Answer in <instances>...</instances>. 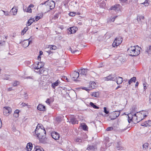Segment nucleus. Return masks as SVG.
I'll return each instance as SVG.
<instances>
[{
	"label": "nucleus",
	"mask_w": 151,
	"mask_h": 151,
	"mask_svg": "<svg viewBox=\"0 0 151 151\" xmlns=\"http://www.w3.org/2000/svg\"><path fill=\"white\" fill-rule=\"evenodd\" d=\"M140 47L138 46L136 47L131 46L127 50V52L129 55L131 56H137L140 53Z\"/></svg>",
	"instance_id": "obj_1"
},
{
	"label": "nucleus",
	"mask_w": 151,
	"mask_h": 151,
	"mask_svg": "<svg viewBox=\"0 0 151 151\" xmlns=\"http://www.w3.org/2000/svg\"><path fill=\"white\" fill-rule=\"evenodd\" d=\"M148 114V112L145 111H142L139 112H137V117L138 118L139 122L147 116Z\"/></svg>",
	"instance_id": "obj_2"
},
{
	"label": "nucleus",
	"mask_w": 151,
	"mask_h": 151,
	"mask_svg": "<svg viewBox=\"0 0 151 151\" xmlns=\"http://www.w3.org/2000/svg\"><path fill=\"white\" fill-rule=\"evenodd\" d=\"M44 133H38V136L37 137L39 139L40 141L43 143H45L47 142V138L46 137V131L45 129H44Z\"/></svg>",
	"instance_id": "obj_3"
},
{
	"label": "nucleus",
	"mask_w": 151,
	"mask_h": 151,
	"mask_svg": "<svg viewBox=\"0 0 151 151\" xmlns=\"http://www.w3.org/2000/svg\"><path fill=\"white\" fill-rule=\"evenodd\" d=\"M128 116L129 117L131 118V119H129L128 121L129 123H130L131 121H132L134 123H136L139 122L138 118L137 117V115L136 114H134V115L129 114Z\"/></svg>",
	"instance_id": "obj_4"
},
{
	"label": "nucleus",
	"mask_w": 151,
	"mask_h": 151,
	"mask_svg": "<svg viewBox=\"0 0 151 151\" xmlns=\"http://www.w3.org/2000/svg\"><path fill=\"white\" fill-rule=\"evenodd\" d=\"M44 65L43 64L42 62H37L35 63L32 66V69L38 70L42 68Z\"/></svg>",
	"instance_id": "obj_5"
},
{
	"label": "nucleus",
	"mask_w": 151,
	"mask_h": 151,
	"mask_svg": "<svg viewBox=\"0 0 151 151\" xmlns=\"http://www.w3.org/2000/svg\"><path fill=\"white\" fill-rule=\"evenodd\" d=\"M3 111L4 114L6 116H8L12 113V109L10 107L4 106L3 108Z\"/></svg>",
	"instance_id": "obj_6"
},
{
	"label": "nucleus",
	"mask_w": 151,
	"mask_h": 151,
	"mask_svg": "<svg viewBox=\"0 0 151 151\" xmlns=\"http://www.w3.org/2000/svg\"><path fill=\"white\" fill-rule=\"evenodd\" d=\"M122 38L120 37L116 38L112 44L113 47H115L119 45L122 42Z\"/></svg>",
	"instance_id": "obj_7"
},
{
	"label": "nucleus",
	"mask_w": 151,
	"mask_h": 151,
	"mask_svg": "<svg viewBox=\"0 0 151 151\" xmlns=\"http://www.w3.org/2000/svg\"><path fill=\"white\" fill-rule=\"evenodd\" d=\"M44 4L49 6L50 10L53 9L55 6V2L52 0H48L45 2Z\"/></svg>",
	"instance_id": "obj_8"
},
{
	"label": "nucleus",
	"mask_w": 151,
	"mask_h": 151,
	"mask_svg": "<svg viewBox=\"0 0 151 151\" xmlns=\"http://www.w3.org/2000/svg\"><path fill=\"white\" fill-rule=\"evenodd\" d=\"M120 112L116 111L113 112L111 113L110 117L111 119H114L120 115Z\"/></svg>",
	"instance_id": "obj_9"
},
{
	"label": "nucleus",
	"mask_w": 151,
	"mask_h": 151,
	"mask_svg": "<svg viewBox=\"0 0 151 151\" xmlns=\"http://www.w3.org/2000/svg\"><path fill=\"white\" fill-rule=\"evenodd\" d=\"M18 8L16 6H14L10 10V13L12 15H15L17 14Z\"/></svg>",
	"instance_id": "obj_10"
},
{
	"label": "nucleus",
	"mask_w": 151,
	"mask_h": 151,
	"mask_svg": "<svg viewBox=\"0 0 151 151\" xmlns=\"http://www.w3.org/2000/svg\"><path fill=\"white\" fill-rule=\"evenodd\" d=\"M70 122L71 123L73 124L78 123V121L75 117L73 115H71L70 117Z\"/></svg>",
	"instance_id": "obj_11"
},
{
	"label": "nucleus",
	"mask_w": 151,
	"mask_h": 151,
	"mask_svg": "<svg viewBox=\"0 0 151 151\" xmlns=\"http://www.w3.org/2000/svg\"><path fill=\"white\" fill-rule=\"evenodd\" d=\"M51 135L52 138L55 140H58L60 137V134L58 132H52Z\"/></svg>",
	"instance_id": "obj_12"
},
{
	"label": "nucleus",
	"mask_w": 151,
	"mask_h": 151,
	"mask_svg": "<svg viewBox=\"0 0 151 151\" xmlns=\"http://www.w3.org/2000/svg\"><path fill=\"white\" fill-rule=\"evenodd\" d=\"M76 30L77 28L75 27H71L68 29V32L69 34H73L76 32Z\"/></svg>",
	"instance_id": "obj_13"
},
{
	"label": "nucleus",
	"mask_w": 151,
	"mask_h": 151,
	"mask_svg": "<svg viewBox=\"0 0 151 151\" xmlns=\"http://www.w3.org/2000/svg\"><path fill=\"white\" fill-rule=\"evenodd\" d=\"M35 133L37 137L38 136V133H43L44 134V129L43 128H39L37 129V128H36V129L35 130Z\"/></svg>",
	"instance_id": "obj_14"
},
{
	"label": "nucleus",
	"mask_w": 151,
	"mask_h": 151,
	"mask_svg": "<svg viewBox=\"0 0 151 151\" xmlns=\"http://www.w3.org/2000/svg\"><path fill=\"white\" fill-rule=\"evenodd\" d=\"M79 73L78 72L74 71L72 75V78L73 80L76 81L79 76Z\"/></svg>",
	"instance_id": "obj_15"
},
{
	"label": "nucleus",
	"mask_w": 151,
	"mask_h": 151,
	"mask_svg": "<svg viewBox=\"0 0 151 151\" xmlns=\"http://www.w3.org/2000/svg\"><path fill=\"white\" fill-rule=\"evenodd\" d=\"M123 81V78L122 77L118 76L115 78V81L118 85L121 84Z\"/></svg>",
	"instance_id": "obj_16"
},
{
	"label": "nucleus",
	"mask_w": 151,
	"mask_h": 151,
	"mask_svg": "<svg viewBox=\"0 0 151 151\" xmlns=\"http://www.w3.org/2000/svg\"><path fill=\"white\" fill-rule=\"evenodd\" d=\"M141 125L142 126L149 127L151 126V120H149L142 123Z\"/></svg>",
	"instance_id": "obj_17"
},
{
	"label": "nucleus",
	"mask_w": 151,
	"mask_h": 151,
	"mask_svg": "<svg viewBox=\"0 0 151 151\" xmlns=\"http://www.w3.org/2000/svg\"><path fill=\"white\" fill-rule=\"evenodd\" d=\"M37 109L40 111H45V107L42 104H39L37 107Z\"/></svg>",
	"instance_id": "obj_18"
},
{
	"label": "nucleus",
	"mask_w": 151,
	"mask_h": 151,
	"mask_svg": "<svg viewBox=\"0 0 151 151\" xmlns=\"http://www.w3.org/2000/svg\"><path fill=\"white\" fill-rule=\"evenodd\" d=\"M97 149L96 146L95 145H88L87 150H95Z\"/></svg>",
	"instance_id": "obj_19"
},
{
	"label": "nucleus",
	"mask_w": 151,
	"mask_h": 151,
	"mask_svg": "<svg viewBox=\"0 0 151 151\" xmlns=\"http://www.w3.org/2000/svg\"><path fill=\"white\" fill-rule=\"evenodd\" d=\"M32 144L31 142H29L27 144L26 149L28 151H31L32 149Z\"/></svg>",
	"instance_id": "obj_20"
},
{
	"label": "nucleus",
	"mask_w": 151,
	"mask_h": 151,
	"mask_svg": "<svg viewBox=\"0 0 151 151\" xmlns=\"http://www.w3.org/2000/svg\"><path fill=\"white\" fill-rule=\"evenodd\" d=\"M105 78V80L106 81L110 80L115 81V78L111 75L106 77Z\"/></svg>",
	"instance_id": "obj_21"
},
{
	"label": "nucleus",
	"mask_w": 151,
	"mask_h": 151,
	"mask_svg": "<svg viewBox=\"0 0 151 151\" xmlns=\"http://www.w3.org/2000/svg\"><path fill=\"white\" fill-rule=\"evenodd\" d=\"M120 6L119 4H116L113 6H112L111 8V10H114L116 11L119 10Z\"/></svg>",
	"instance_id": "obj_22"
},
{
	"label": "nucleus",
	"mask_w": 151,
	"mask_h": 151,
	"mask_svg": "<svg viewBox=\"0 0 151 151\" xmlns=\"http://www.w3.org/2000/svg\"><path fill=\"white\" fill-rule=\"evenodd\" d=\"M22 46L26 48L29 45V44H28V40L23 41L22 42Z\"/></svg>",
	"instance_id": "obj_23"
},
{
	"label": "nucleus",
	"mask_w": 151,
	"mask_h": 151,
	"mask_svg": "<svg viewBox=\"0 0 151 151\" xmlns=\"http://www.w3.org/2000/svg\"><path fill=\"white\" fill-rule=\"evenodd\" d=\"M145 52L148 54L149 56H151V45H149L147 47Z\"/></svg>",
	"instance_id": "obj_24"
},
{
	"label": "nucleus",
	"mask_w": 151,
	"mask_h": 151,
	"mask_svg": "<svg viewBox=\"0 0 151 151\" xmlns=\"http://www.w3.org/2000/svg\"><path fill=\"white\" fill-rule=\"evenodd\" d=\"M88 70L87 69L83 68L81 69L79 72H81V73L82 74L86 75Z\"/></svg>",
	"instance_id": "obj_25"
},
{
	"label": "nucleus",
	"mask_w": 151,
	"mask_h": 151,
	"mask_svg": "<svg viewBox=\"0 0 151 151\" xmlns=\"http://www.w3.org/2000/svg\"><path fill=\"white\" fill-rule=\"evenodd\" d=\"M60 81L59 80H57L55 83H53L52 84V87L54 88L55 89V87L58 86L59 83Z\"/></svg>",
	"instance_id": "obj_26"
},
{
	"label": "nucleus",
	"mask_w": 151,
	"mask_h": 151,
	"mask_svg": "<svg viewBox=\"0 0 151 151\" xmlns=\"http://www.w3.org/2000/svg\"><path fill=\"white\" fill-rule=\"evenodd\" d=\"M96 86V84L95 83L91 81L90 83V87L89 88L92 89H94L95 88V87Z\"/></svg>",
	"instance_id": "obj_27"
},
{
	"label": "nucleus",
	"mask_w": 151,
	"mask_h": 151,
	"mask_svg": "<svg viewBox=\"0 0 151 151\" xmlns=\"http://www.w3.org/2000/svg\"><path fill=\"white\" fill-rule=\"evenodd\" d=\"M81 127L82 128V129L85 131L87 130L88 127L86 124L85 123H82L81 124Z\"/></svg>",
	"instance_id": "obj_28"
},
{
	"label": "nucleus",
	"mask_w": 151,
	"mask_h": 151,
	"mask_svg": "<svg viewBox=\"0 0 151 151\" xmlns=\"http://www.w3.org/2000/svg\"><path fill=\"white\" fill-rule=\"evenodd\" d=\"M39 69V71H35V72L40 74H41L43 73L45 71V70L43 68H41Z\"/></svg>",
	"instance_id": "obj_29"
},
{
	"label": "nucleus",
	"mask_w": 151,
	"mask_h": 151,
	"mask_svg": "<svg viewBox=\"0 0 151 151\" xmlns=\"http://www.w3.org/2000/svg\"><path fill=\"white\" fill-rule=\"evenodd\" d=\"M136 77H134L132 78H131L128 81V83L129 85L131 84L132 82H134L135 83L136 81Z\"/></svg>",
	"instance_id": "obj_30"
},
{
	"label": "nucleus",
	"mask_w": 151,
	"mask_h": 151,
	"mask_svg": "<svg viewBox=\"0 0 151 151\" xmlns=\"http://www.w3.org/2000/svg\"><path fill=\"white\" fill-rule=\"evenodd\" d=\"M47 48H49L51 50H55L57 49V47L54 45H48Z\"/></svg>",
	"instance_id": "obj_31"
},
{
	"label": "nucleus",
	"mask_w": 151,
	"mask_h": 151,
	"mask_svg": "<svg viewBox=\"0 0 151 151\" xmlns=\"http://www.w3.org/2000/svg\"><path fill=\"white\" fill-rule=\"evenodd\" d=\"M106 1H103L100 3V6L101 8H105L106 6Z\"/></svg>",
	"instance_id": "obj_32"
},
{
	"label": "nucleus",
	"mask_w": 151,
	"mask_h": 151,
	"mask_svg": "<svg viewBox=\"0 0 151 151\" xmlns=\"http://www.w3.org/2000/svg\"><path fill=\"white\" fill-rule=\"evenodd\" d=\"M35 19H34V18L29 19L27 23V26L30 25L32 24L35 21Z\"/></svg>",
	"instance_id": "obj_33"
},
{
	"label": "nucleus",
	"mask_w": 151,
	"mask_h": 151,
	"mask_svg": "<svg viewBox=\"0 0 151 151\" xmlns=\"http://www.w3.org/2000/svg\"><path fill=\"white\" fill-rule=\"evenodd\" d=\"M144 17L142 15H139L137 16V20L139 22H142L141 20L144 19Z\"/></svg>",
	"instance_id": "obj_34"
},
{
	"label": "nucleus",
	"mask_w": 151,
	"mask_h": 151,
	"mask_svg": "<svg viewBox=\"0 0 151 151\" xmlns=\"http://www.w3.org/2000/svg\"><path fill=\"white\" fill-rule=\"evenodd\" d=\"M148 144L147 143H145L143 145V150H146L148 148Z\"/></svg>",
	"instance_id": "obj_35"
},
{
	"label": "nucleus",
	"mask_w": 151,
	"mask_h": 151,
	"mask_svg": "<svg viewBox=\"0 0 151 151\" xmlns=\"http://www.w3.org/2000/svg\"><path fill=\"white\" fill-rule=\"evenodd\" d=\"M83 141L81 137H78L76 138L75 141L76 142H82Z\"/></svg>",
	"instance_id": "obj_36"
},
{
	"label": "nucleus",
	"mask_w": 151,
	"mask_h": 151,
	"mask_svg": "<svg viewBox=\"0 0 151 151\" xmlns=\"http://www.w3.org/2000/svg\"><path fill=\"white\" fill-rule=\"evenodd\" d=\"M107 149L106 145V144L104 145L101 148L100 150L101 151H104Z\"/></svg>",
	"instance_id": "obj_37"
},
{
	"label": "nucleus",
	"mask_w": 151,
	"mask_h": 151,
	"mask_svg": "<svg viewBox=\"0 0 151 151\" xmlns=\"http://www.w3.org/2000/svg\"><path fill=\"white\" fill-rule=\"evenodd\" d=\"M9 75H4L2 76V79L7 80L9 79Z\"/></svg>",
	"instance_id": "obj_38"
},
{
	"label": "nucleus",
	"mask_w": 151,
	"mask_h": 151,
	"mask_svg": "<svg viewBox=\"0 0 151 151\" xmlns=\"http://www.w3.org/2000/svg\"><path fill=\"white\" fill-rule=\"evenodd\" d=\"M90 105L94 109H98L99 108V107L98 106L94 105L92 102H91L90 103Z\"/></svg>",
	"instance_id": "obj_39"
},
{
	"label": "nucleus",
	"mask_w": 151,
	"mask_h": 151,
	"mask_svg": "<svg viewBox=\"0 0 151 151\" xmlns=\"http://www.w3.org/2000/svg\"><path fill=\"white\" fill-rule=\"evenodd\" d=\"M116 148L117 149L116 151H120V150H123L124 149L123 147L119 145L117 146Z\"/></svg>",
	"instance_id": "obj_40"
},
{
	"label": "nucleus",
	"mask_w": 151,
	"mask_h": 151,
	"mask_svg": "<svg viewBox=\"0 0 151 151\" xmlns=\"http://www.w3.org/2000/svg\"><path fill=\"white\" fill-rule=\"evenodd\" d=\"M28 30V28L27 27H25L24 29L22 31V35H24V34Z\"/></svg>",
	"instance_id": "obj_41"
},
{
	"label": "nucleus",
	"mask_w": 151,
	"mask_h": 151,
	"mask_svg": "<svg viewBox=\"0 0 151 151\" xmlns=\"http://www.w3.org/2000/svg\"><path fill=\"white\" fill-rule=\"evenodd\" d=\"M76 14V12H70L69 13V15L71 17H74Z\"/></svg>",
	"instance_id": "obj_42"
},
{
	"label": "nucleus",
	"mask_w": 151,
	"mask_h": 151,
	"mask_svg": "<svg viewBox=\"0 0 151 151\" xmlns=\"http://www.w3.org/2000/svg\"><path fill=\"white\" fill-rule=\"evenodd\" d=\"M35 151H42L41 149L38 146H36L35 148Z\"/></svg>",
	"instance_id": "obj_43"
},
{
	"label": "nucleus",
	"mask_w": 151,
	"mask_h": 151,
	"mask_svg": "<svg viewBox=\"0 0 151 151\" xmlns=\"http://www.w3.org/2000/svg\"><path fill=\"white\" fill-rule=\"evenodd\" d=\"M52 102V101H51V100H50V99H47L46 101V102L49 105Z\"/></svg>",
	"instance_id": "obj_44"
},
{
	"label": "nucleus",
	"mask_w": 151,
	"mask_h": 151,
	"mask_svg": "<svg viewBox=\"0 0 151 151\" xmlns=\"http://www.w3.org/2000/svg\"><path fill=\"white\" fill-rule=\"evenodd\" d=\"M36 128H37V129L39 128H44L42 125L41 124H38L37 126L36 127Z\"/></svg>",
	"instance_id": "obj_45"
},
{
	"label": "nucleus",
	"mask_w": 151,
	"mask_h": 151,
	"mask_svg": "<svg viewBox=\"0 0 151 151\" xmlns=\"http://www.w3.org/2000/svg\"><path fill=\"white\" fill-rule=\"evenodd\" d=\"M42 17V15L41 16V17L40 16H36L35 17V20H36V21H37L38 20H39V19H40Z\"/></svg>",
	"instance_id": "obj_46"
},
{
	"label": "nucleus",
	"mask_w": 151,
	"mask_h": 151,
	"mask_svg": "<svg viewBox=\"0 0 151 151\" xmlns=\"http://www.w3.org/2000/svg\"><path fill=\"white\" fill-rule=\"evenodd\" d=\"M104 112L106 114H108L109 113V111H107V109H106V107H104Z\"/></svg>",
	"instance_id": "obj_47"
},
{
	"label": "nucleus",
	"mask_w": 151,
	"mask_h": 151,
	"mask_svg": "<svg viewBox=\"0 0 151 151\" xmlns=\"http://www.w3.org/2000/svg\"><path fill=\"white\" fill-rule=\"evenodd\" d=\"M27 12L29 13H31L32 12V9L28 7L27 8Z\"/></svg>",
	"instance_id": "obj_48"
},
{
	"label": "nucleus",
	"mask_w": 151,
	"mask_h": 151,
	"mask_svg": "<svg viewBox=\"0 0 151 151\" xmlns=\"http://www.w3.org/2000/svg\"><path fill=\"white\" fill-rule=\"evenodd\" d=\"M69 50H70L71 52L73 53H75V52H76L77 51V50H72L71 48L70 47Z\"/></svg>",
	"instance_id": "obj_49"
},
{
	"label": "nucleus",
	"mask_w": 151,
	"mask_h": 151,
	"mask_svg": "<svg viewBox=\"0 0 151 151\" xmlns=\"http://www.w3.org/2000/svg\"><path fill=\"white\" fill-rule=\"evenodd\" d=\"M2 11L4 12V14L6 16H7L9 15V12L8 11H5L3 10Z\"/></svg>",
	"instance_id": "obj_50"
},
{
	"label": "nucleus",
	"mask_w": 151,
	"mask_h": 151,
	"mask_svg": "<svg viewBox=\"0 0 151 151\" xmlns=\"http://www.w3.org/2000/svg\"><path fill=\"white\" fill-rule=\"evenodd\" d=\"M5 41H0V45L1 46H4L5 45Z\"/></svg>",
	"instance_id": "obj_51"
},
{
	"label": "nucleus",
	"mask_w": 151,
	"mask_h": 151,
	"mask_svg": "<svg viewBox=\"0 0 151 151\" xmlns=\"http://www.w3.org/2000/svg\"><path fill=\"white\" fill-rule=\"evenodd\" d=\"M22 105L23 106H28V108H29V107H30V105H28L27 104H26L24 103H22Z\"/></svg>",
	"instance_id": "obj_52"
},
{
	"label": "nucleus",
	"mask_w": 151,
	"mask_h": 151,
	"mask_svg": "<svg viewBox=\"0 0 151 151\" xmlns=\"http://www.w3.org/2000/svg\"><path fill=\"white\" fill-rule=\"evenodd\" d=\"M19 110L16 109L15 111L14 114H19Z\"/></svg>",
	"instance_id": "obj_53"
},
{
	"label": "nucleus",
	"mask_w": 151,
	"mask_h": 151,
	"mask_svg": "<svg viewBox=\"0 0 151 151\" xmlns=\"http://www.w3.org/2000/svg\"><path fill=\"white\" fill-rule=\"evenodd\" d=\"M98 93L97 92H95V93H94L93 94V96H94L96 97H97L98 96Z\"/></svg>",
	"instance_id": "obj_54"
},
{
	"label": "nucleus",
	"mask_w": 151,
	"mask_h": 151,
	"mask_svg": "<svg viewBox=\"0 0 151 151\" xmlns=\"http://www.w3.org/2000/svg\"><path fill=\"white\" fill-rule=\"evenodd\" d=\"M113 129V127H108L106 129V130L107 131H111V130H112Z\"/></svg>",
	"instance_id": "obj_55"
},
{
	"label": "nucleus",
	"mask_w": 151,
	"mask_h": 151,
	"mask_svg": "<svg viewBox=\"0 0 151 151\" xmlns=\"http://www.w3.org/2000/svg\"><path fill=\"white\" fill-rule=\"evenodd\" d=\"M144 2L146 4V5H145V6H148L149 5V3H148V1L147 0H145Z\"/></svg>",
	"instance_id": "obj_56"
},
{
	"label": "nucleus",
	"mask_w": 151,
	"mask_h": 151,
	"mask_svg": "<svg viewBox=\"0 0 151 151\" xmlns=\"http://www.w3.org/2000/svg\"><path fill=\"white\" fill-rule=\"evenodd\" d=\"M19 83V82L17 81H14V83H13V86H17V83Z\"/></svg>",
	"instance_id": "obj_57"
},
{
	"label": "nucleus",
	"mask_w": 151,
	"mask_h": 151,
	"mask_svg": "<svg viewBox=\"0 0 151 151\" xmlns=\"http://www.w3.org/2000/svg\"><path fill=\"white\" fill-rule=\"evenodd\" d=\"M59 16V14H56L55 15L54 17L55 18H57Z\"/></svg>",
	"instance_id": "obj_58"
},
{
	"label": "nucleus",
	"mask_w": 151,
	"mask_h": 151,
	"mask_svg": "<svg viewBox=\"0 0 151 151\" xmlns=\"http://www.w3.org/2000/svg\"><path fill=\"white\" fill-rule=\"evenodd\" d=\"M13 116L14 117H15L16 118H18L19 116V114H13Z\"/></svg>",
	"instance_id": "obj_59"
},
{
	"label": "nucleus",
	"mask_w": 151,
	"mask_h": 151,
	"mask_svg": "<svg viewBox=\"0 0 151 151\" xmlns=\"http://www.w3.org/2000/svg\"><path fill=\"white\" fill-rule=\"evenodd\" d=\"M119 1L122 3H124L127 1V0H119Z\"/></svg>",
	"instance_id": "obj_60"
},
{
	"label": "nucleus",
	"mask_w": 151,
	"mask_h": 151,
	"mask_svg": "<svg viewBox=\"0 0 151 151\" xmlns=\"http://www.w3.org/2000/svg\"><path fill=\"white\" fill-rule=\"evenodd\" d=\"M82 89L83 90H86V91H88L90 90V89H88L86 87H84L82 88Z\"/></svg>",
	"instance_id": "obj_61"
},
{
	"label": "nucleus",
	"mask_w": 151,
	"mask_h": 151,
	"mask_svg": "<svg viewBox=\"0 0 151 151\" xmlns=\"http://www.w3.org/2000/svg\"><path fill=\"white\" fill-rule=\"evenodd\" d=\"M143 84L144 86V91H145V90L147 89L146 84L145 83H143Z\"/></svg>",
	"instance_id": "obj_62"
},
{
	"label": "nucleus",
	"mask_w": 151,
	"mask_h": 151,
	"mask_svg": "<svg viewBox=\"0 0 151 151\" xmlns=\"http://www.w3.org/2000/svg\"><path fill=\"white\" fill-rule=\"evenodd\" d=\"M116 17H113L111 19V21L112 22H114L115 18Z\"/></svg>",
	"instance_id": "obj_63"
},
{
	"label": "nucleus",
	"mask_w": 151,
	"mask_h": 151,
	"mask_svg": "<svg viewBox=\"0 0 151 151\" xmlns=\"http://www.w3.org/2000/svg\"><path fill=\"white\" fill-rule=\"evenodd\" d=\"M47 52L48 54L49 55L51 54H52V52L50 50L47 51Z\"/></svg>",
	"instance_id": "obj_64"
}]
</instances>
